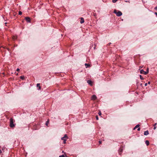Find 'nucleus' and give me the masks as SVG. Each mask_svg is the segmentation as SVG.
Segmentation results:
<instances>
[{
  "label": "nucleus",
  "instance_id": "obj_1",
  "mask_svg": "<svg viewBox=\"0 0 157 157\" xmlns=\"http://www.w3.org/2000/svg\"><path fill=\"white\" fill-rule=\"evenodd\" d=\"M114 13L116 14V15L118 17H120L121 16L122 14V12L120 11H118L117 12V11L116 10H115L114 11Z\"/></svg>",
  "mask_w": 157,
  "mask_h": 157
},
{
  "label": "nucleus",
  "instance_id": "obj_2",
  "mask_svg": "<svg viewBox=\"0 0 157 157\" xmlns=\"http://www.w3.org/2000/svg\"><path fill=\"white\" fill-rule=\"evenodd\" d=\"M14 124H13V119L11 118L10 119V126L11 128H13L14 127Z\"/></svg>",
  "mask_w": 157,
  "mask_h": 157
},
{
  "label": "nucleus",
  "instance_id": "obj_3",
  "mask_svg": "<svg viewBox=\"0 0 157 157\" xmlns=\"http://www.w3.org/2000/svg\"><path fill=\"white\" fill-rule=\"evenodd\" d=\"M140 73L141 74H144V75H147L148 73V71H145L143 70H141L140 71Z\"/></svg>",
  "mask_w": 157,
  "mask_h": 157
},
{
  "label": "nucleus",
  "instance_id": "obj_4",
  "mask_svg": "<svg viewBox=\"0 0 157 157\" xmlns=\"http://www.w3.org/2000/svg\"><path fill=\"white\" fill-rule=\"evenodd\" d=\"M67 138H68V137H67V135L65 134L64 135V137L62 138L61 140L63 141H64V140H66V139Z\"/></svg>",
  "mask_w": 157,
  "mask_h": 157
},
{
  "label": "nucleus",
  "instance_id": "obj_5",
  "mask_svg": "<svg viewBox=\"0 0 157 157\" xmlns=\"http://www.w3.org/2000/svg\"><path fill=\"white\" fill-rule=\"evenodd\" d=\"M123 149L122 148V147H121L118 151L119 154L120 155H121V153L123 151Z\"/></svg>",
  "mask_w": 157,
  "mask_h": 157
},
{
  "label": "nucleus",
  "instance_id": "obj_6",
  "mask_svg": "<svg viewBox=\"0 0 157 157\" xmlns=\"http://www.w3.org/2000/svg\"><path fill=\"white\" fill-rule=\"evenodd\" d=\"M97 98V97L95 95H93L91 97V99L92 100H95Z\"/></svg>",
  "mask_w": 157,
  "mask_h": 157
},
{
  "label": "nucleus",
  "instance_id": "obj_7",
  "mask_svg": "<svg viewBox=\"0 0 157 157\" xmlns=\"http://www.w3.org/2000/svg\"><path fill=\"white\" fill-rule=\"evenodd\" d=\"M25 20L28 22H30V18L29 17H26Z\"/></svg>",
  "mask_w": 157,
  "mask_h": 157
},
{
  "label": "nucleus",
  "instance_id": "obj_8",
  "mask_svg": "<svg viewBox=\"0 0 157 157\" xmlns=\"http://www.w3.org/2000/svg\"><path fill=\"white\" fill-rule=\"evenodd\" d=\"M149 134V132L148 130L145 131L144 132V135H147Z\"/></svg>",
  "mask_w": 157,
  "mask_h": 157
},
{
  "label": "nucleus",
  "instance_id": "obj_9",
  "mask_svg": "<svg viewBox=\"0 0 157 157\" xmlns=\"http://www.w3.org/2000/svg\"><path fill=\"white\" fill-rule=\"evenodd\" d=\"M84 19L82 17L81 18L80 23L82 24L84 22Z\"/></svg>",
  "mask_w": 157,
  "mask_h": 157
},
{
  "label": "nucleus",
  "instance_id": "obj_10",
  "mask_svg": "<svg viewBox=\"0 0 157 157\" xmlns=\"http://www.w3.org/2000/svg\"><path fill=\"white\" fill-rule=\"evenodd\" d=\"M87 83L90 85H92V82L90 80L87 81Z\"/></svg>",
  "mask_w": 157,
  "mask_h": 157
},
{
  "label": "nucleus",
  "instance_id": "obj_11",
  "mask_svg": "<svg viewBox=\"0 0 157 157\" xmlns=\"http://www.w3.org/2000/svg\"><path fill=\"white\" fill-rule=\"evenodd\" d=\"M37 86L39 87L38 89L39 90H40L41 89V87L40 86V83H37Z\"/></svg>",
  "mask_w": 157,
  "mask_h": 157
},
{
  "label": "nucleus",
  "instance_id": "obj_12",
  "mask_svg": "<svg viewBox=\"0 0 157 157\" xmlns=\"http://www.w3.org/2000/svg\"><path fill=\"white\" fill-rule=\"evenodd\" d=\"M85 65L86 68H87V67H89L90 66V64L87 63H85Z\"/></svg>",
  "mask_w": 157,
  "mask_h": 157
},
{
  "label": "nucleus",
  "instance_id": "obj_13",
  "mask_svg": "<svg viewBox=\"0 0 157 157\" xmlns=\"http://www.w3.org/2000/svg\"><path fill=\"white\" fill-rule=\"evenodd\" d=\"M145 144H146L147 146H148L149 144V141L148 140H146L145 141Z\"/></svg>",
  "mask_w": 157,
  "mask_h": 157
},
{
  "label": "nucleus",
  "instance_id": "obj_14",
  "mask_svg": "<svg viewBox=\"0 0 157 157\" xmlns=\"http://www.w3.org/2000/svg\"><path fill=\"white\" fill-rule=\"evenodd\" d=\"M140 126V125L139 124H137V125H136V126L134 128V129H133L134 130H135V129H136V128L139 127Z\"/></svg>",
  "mask_w": 157,
  "mask_h": 157
},
{
  "label": "nucleus",
  "instance_id": "obj_15",
  "mask_svg": "<svg viewBox=\"0 0 157 157\" xmlns=\"http://www.w3.org/2000/svg\"><path fill=\"white\" fill-rule=\"evenodd\" d=\"M20 78L22 80L24 79L25 78V77L24 76H20Z\"/></svg>",
  "mask_w": 157,
  "mask_h": 157
},
{
  "label": "nucleus",
  "instance_id": "obj_16",
  "mask_svg": "<svg viewBox=\"0 0 157 157\" xmlns=\"http://www.w3.org/2000/svg\"><path fill=\"white\" fill-rule=\"evenodd\" d=\"M17 38V36H13V40H15V39H16Z\"/></svg>",
  "mask_w": 157,
  "mask_h": 157
},
{
  "label": "nucleus",
  "instance_id": "obj_17",
  "mask_svg": "<svg viewBox=\"0 0 157 157\" xmlns=\"http://www.w3.org/2000/svg\"><path fill=\"white\" fill-rule=\"evenodd\" d=\"M140 78L141 80H143L144 79V78L143 77H142V76L141 75H140Z\"/></svg>",
  "mask_w": 157,
  "mask_h": 157
},
{
  "label": "nucleus",
  "instance_id": "obj_18",
  "mask_svg": "<svg viewBox=\"0 0 157 157\" xmlns=\"http://www.w3.org/2000/svg\"><path fill=\"white\" fill-rule=\"evenodd\" d=\"M22 14V12L21 11H19L18 12V14L20 15H21Z\"/></svg>",
  "mask_w": 157,
  "mask_h": 157
},
{
  "label": "nucleus",
  "instance_id": "obj_19",
  "mask_svg": "<svg viewBox=\"0 0 157 157\" xmlns=\"http://www.w3.org/2000/svg\"><path fill=\"white\" fill-rule=\"evenodd\" d=\"M117 1V0H112L113 2V3L116 2Z\"/></svg>",
  "mask_w": 157,
  "mask_h": 157
},
{
  "label": "nucleus",
  "instance_id": "obj_20",
  "mask_svg": "<svg viewBox=\"0 0 157 157\" xmlns=\"http://www.w3.org/2000/svg\"><path fill=\"white\" fill-rule=\"evenodd\" d=\"M48 123H49V121H47V122H46V125L47 126H48Z\"/></svg>",
  "mask_w": 157,
  "mask_h": 157
},
{
  "label": "nucleus",
  "instance_id": "obj_21",
  "mask_svg": "<svg viewBox=\"0 0 157 157\" xmlns=\"http://www.w3.org/2000/svg\"><path fill=\"white\" fill-rule=\"evenodd\" d=\"M96 119L97 120H98V116H96Z\"/></svg>",
  "mask_w": 157,
  "mask_h": 157
},
{
  "label": "nucleus",
  "instance_id": "obj_22",
  "mask_svg": "<svg viewBox=\"0 0 157 157\" xmlns=\"http://www.w3.org/2000/svg\"><path fill=\"white\" fill-rule=\"evenodd\" d=\"M59 157H64V156L63 155H60Z\"/></svg>",
  "mask_w": 157,
  "mask_h": 157
},
{
  "label": "nucleus",
  "instance_id": "obj_23",
  "mask_svg": "<svg viewBox=\"0 0 157 157\" xmlns=\"http://www.w3.org/2000/svg\"><path fill=\"white\" fill-rule=\"evenodd\" d=\"M154 9L156 10H157V6L155 7Z\"/></svg>",
  "mask_w": 157,
  "mask_h": 157
},
{
  "label": "nucleus",
  "instance_id": "obj_24",
  "mask_svg": "<svg viewBox=\"0 0 157 157\" xmlns=\"http://www.w3.org/2000/svg\"><path fill=\"white\" fill-rule=\"evenodd\" d=\"M20 71V69L19 68H17V71Z\"/></svg>",
  "mask_w": 157,
  "mask_h": 157
},
{
  "label": "nucleus",
  "instance_id": "obj_25",
  "mask_svg": "<svg viewBox=\"0 0 157 157\" xmlns=\"http://www.w3.org/2000/svg\"><path fill=\"white\" fill-rule=\"evenodd\" d=\"M98 114L99 115H100L101 114V113L100 112L98 113Z\"/></svg>",
  "mask_w": 157,
  "mask_h": 157
},
{
  "label": "nucleus",
  "instance_id": "obj_26",
  "mask_svg": "<svg viewBox=\"0 0 157 157\" xmlns=\"http://www.w3.org/2000/svg\"><path fill=\"white\" fill-rule=\"evenodd\" d=\"M66 140H64V141H63V143L64 144H65L66 143Z\"/></svg>",
  "mask_w": 157,
  "mask_h": 157
},
{
  "label": "nucleus",
  "instance_id": "obj_27",
  "mask_svg": "<svg viewBox=\"0 0 157 157\" xmlns=\"http://www.w3.org/2000/svg\"><path fill=\"white\" fill-rule=\"evenodd\" d=\"M157 124V123H155L154 125H153V126H155Z\"/></svg>",
  "mask_w": 157,
  "mask_h": 157
},
{
  "label": "nucleus",
  "instance_id": "obj_28",
  "mask_svg": "<svg viewBox=\"0 0 157 157\" xmlns=\"http://www.w3.org/2000/svg\"><path fill=\"white\" fill-rule=\"evenodd\" d=\"M156 126H154V129L155 130L156 129Z\"/></svg>",
  "mask_w": 157,
  "mask_h": 157
},
{
  "label": "nucleus",
  "instance_id": "obj_29",
  "mask_svg": "<svg viewBox=\"0 0 157 157\" xmlns=\"http://www.w3.org/2000/svg\"><path fill=\"white\" fill-rule=\"evenodd\" d=\"M147 83H145V86H147Z\"/></svg>",
  "mask_w": 157,
  "mask_h": 157
},
{
  "label": "nucleus",
  "instance_id": "obj_30",
  "mask_svg": "<svg viewBox=\"0 0 157 157\" xmlns=\"http://www.w3.org/2000/svg\"><path fill=\"white\" fill-rule=\"evenodd\" d=\"M137 130H138V131H140V128H138V129H137Z\"/></svg>",
  "mask_w": 157,
  "mask_h": 157
},
{
  "label": "nucleus",
  "instance_id": "obj_31",
  "mask_svg": "<svg viewBox=\"0 0 157 157\" xmlns=\"http://www.w3.org/2000/svg\"><path fill=\"white\" fill-rule=\"evenodd\" d=\"M155 14L157 16V13L155 12Z\"/></svg>",
  "mask_w": 157,
  "mask_h": 157
},
{
  "label": "nucleus",
  "instance_id": "obj_32",
  "mask_svg": "<svg viewBox=\"0 0 157 157\" xmlns=\"http://www.w3.org/2000/svg\"><path fill=\"white\" fill-rule=\"evenodd\" d=\"M111 44V43H109L108 44V45L109 46Z\"/></svg>",
  "mask_w": 157,
  "mask_h": 157
},
{
  "label": "nucleus",
  "instance_id": "obj_33",
  "mask_svg": "<svg viewBox=\"0 0 157 157\" xmlns=\"http://www.w3.org/2000/svg\"><path fill=\"white\" fill-rule=\"evenodd\" d=\"M147 71H148V68H147Z\"/></svg>",
  "mask_w": 157,
  "mask_h": 157
},
{
  "label": "nucleus",
  "instance_id": "obj_34",
  "mask_svg": "<svg viewBox=\"0 0 157 157\" xmlns=\"http://www.w3.org/2000/svg\"><path fill=\"white\" fill-rule=\"evenodd\" d=\"M148 84H150V82H148Z\"/></svg>",
  "mask_w": 157,
  "mask_h": 157
},
{
  "label": "nucleus",
  "instance_id": "obj_35",
  "mask_svg": "<svg viewBox=\"0 0 157 157\" xmlns=\"http://www.w3.org/2000/svg\"><path fill=\"white\" fill-rule=\"evenodd\" d=\"M2 152V151H1V150L0 149V153H1Z\"/></svg>",
  "mask_w": 157,
  "mask_h": 157
},
{
  "label": "nucleus",
  "instance_id": "obj_36",
  "mask_svg": "<svg viewBox=\"0 0 157 157\" xmlns=\"http://www.w3.org/2000/svg\"><path fill=\"white\" fill-rule=\"evenodd\" d=\"M99 142L100 144H101V141H99Z\"/></svg>",
  "mask_w": 157,
  "mask_h": 157
},
{
  "label": "nucleus",
  "instance_id": "obj_37",
  "mask_svg": "<svg viewBox=\"0 0 157 157\" xmlns=\"http://www.w3.org/2000/svg\"><path fill=\"white\" fill-rule=\"evenodd\" d=\"M7 49L8 51H9L10 50L8 48H7Z\"/></svg>",
  "mask_w": 157,
  "mask_h": 157
},
{
  "label": "nucleus",
  "instance_id": "obj_38",
  "mask_svg": "<svg viewBox=\"0 0 157 157\" xmlns=\"http://www.w3.org/2000/svg\"><path fill=\"white\" fill-rule=\"evenodd\" d=\"M140 68H142V67L140 66Z\"/></svg>",
  "mask_w": 157,
  "mask_h": 157
},
{
  "label": "nucleus",
  "instance_id": "obj_39",
  "mask_svg": "<svg viewBox=\"0 0 157 157\" xmlns=\"http://www.w3.org/2000/svg\"><path fill=\"white\" fill-rule=\"evenodd\" d=\"M16 75H18V73L16 74Z\"/></svg>",
  "mask_w": 157,
  "mask_h": 157
}]
</instances>
